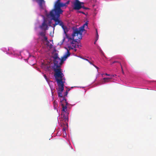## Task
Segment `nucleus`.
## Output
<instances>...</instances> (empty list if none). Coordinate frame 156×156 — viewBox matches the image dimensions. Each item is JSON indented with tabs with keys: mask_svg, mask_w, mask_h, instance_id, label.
I'll use <instances>...</instances> for the list:
<instances>
[{
	"mask_svg": "<svg viewBox=\"0 0 156 156\" xmlns=\"http://www.w3.org/2000/svg\"><path fill=\"white\" fill-rule=\"evenodd\" d=\"M54 59H56L57 58H59L58 57V54L57 53H55L53 56Z\"/></svg>",
	"mask_w": 156,
	"mask_h": 156,
	"instance_id": "obj_14",
	"label": "nucleus"
},
{
	"mask_svg": "<svg viewBox=\"0 0 156 156\" xmlns=\"http://www.w3.org/2000/svg\"><path fill=\"white\" fill-rule=\"evenodd\" d=\"M96 35H97V38H96V41H97L98 39V32H97V29L96 30Z\"/></svg>",
	"mask_w": 156,
	"mask_h": 156,
	"instance_id": "obj_17",
	"label": "nucleus"
},
{
	"mask_svg": "<svg viewBox=\"0 0 156 156\" xmlns=\"http://www.w3.org/2000/svg\"><path fill=\"white\" fill-rule=\"evenodd\" d=\"M44 37V40L46 41H48V39L47 37L45 36V35Z\"/></svg>",
	"mask_w": 156,
	"mask_h": 156,
	"instance_id": "obj_21",
	"label": "nucleus"
},
{
	"mask_svg": "<svg viewBox=\"0 0 156 156\" xmlns=\"http://www.w3.org/2000/svg\"><path fill=\"white\" fill-rule=\"evenodd\" d=\"M89 63L91 64H92V65H93L96 68H97V69L98 68V67H97V66H96L94 65L93 64V63H92V62H90L89 61Z\"/></svg>",
	"mask_w": 156,
	"mask_h": 156,
	"instance_id": "obj_18",
	"label": "nucleus"
},
{
	"mask_svg": "<svg viewBox=\"0 0 156 156\" xmlns=\"http://www.w3.org/2000/svg\"><path fill=\"white\" fill-rule=\"evenodd\" d=\"M81 4L80 2L78 0H76L74 4L73 8L74 9L79 10L81 8Z\"/></svg>",
	"mask_w": 156,
	"mask_h": 156,
	"instance_id": "obj_7",
	"label": "nucleus"
},
{
	"mask_svg": "<svg viewBox=\"0 0 156 156\" xmlns=\"http://www.w3.org/2000/svg\"><path fill=\"white\" fill-rule=\"evenodd\" d=\"M69 3V2H67L66 3V5L68 4Z\"/></svg>",
	"mask_w": 156,
	"mask_h": 156,
	"instance_id": "obj_31",
	"label": "nucleus"
},
{
	"mask_svg": "<svg viewBox=\"0 0 156 156\" xmlns=\"http://www.w3.org/2000/svg\"><path fill=\"white\" fill-rule=\"evenodd\" d=\"M73 37H67V38L68 39V42H69L68 44H72V46L74 48H77V46H76V44H75L76 42H77V41L78 39H77L74 40V37L75 36H73L72 35Z\"/></svg>",
	"mask_w": 156,
	"mask_h": 156,
	"instance_id": "obj_6",
	"label": "nucleus"
},
{
	"mask_svg": "<svg viewBox=\"0 0 156 156\" xmlns=\"http://www.w3.org/2000/svg\"><path fill=\"white\" fill-rule=\"evenodd\" d=\"M38 3L40 8L41 9H44L45 2L44 0H38Z\"/></svg>",
	"mask_w": 156,
	"mask_h": 156,
	"instance_id": "obj_9",
	"label": "nucleus"
},
{
	"mask_svg": "<svg viewBox=\"0 0 156 156\" xmlns=\"http://www.w3.org/2000/svg\"><path fill=\"white\" fill-rule=\"evenodd\" d=\"M66 114H66L65 112H62L61 114V117L63 119L65 120V121L67 119Z\"/></svg>",
	"mask_w": 156,
	"mask_h": 156,
	"instance_id": "obj_11",
	"label": "nucleus"
},
{
	"mask_svg": "<svg viewBox=\"0 0 156 156\" xmlns=\"http://www.w3.org/2000/svg\"><path fill=\"white\" fill-rule=\"evenodd\" d=\"M61 105L62 107V112H65V113L67 114V115H68L69 114V113L67 112V106H65L63 104H61Z\"/></svg>",
	"mask_w": 156,
	"mask_h": 156,
	"instance_id": "obj_10",
	"label": "nucleus"
},
{
	"mask_svg": "<svg viewBox=\"0 0 156 156\" xmlns=\"http://www.w3.org/2000/svg\"><path fill=\"white\" fill-rule=\"evenodd\" d=\"M68 48H69V50H68L69 51L70 49H73V48H72V47L71 46H69L68 47Z\"/></svg>",
	"mask_w": 156,
	"mask_h": 156,
	"instance_id": "obj_22",
	"label": "nucleus"
},
{
	"mask_svg": "<svg viewBox=\"0 0 156 156\" xmlns=\"http://www.w3.org/2000/svg\"><path fill=\"white\" fill-rule=\"evenodd\" d=\"M66 48L67 50V51L64 56L61 59L59 58L54 59V65L57 68H60L61 65L62 64L63 62L70 55L69 51L68 49Z\"/></svg>",
	"mask_w": 156,
	"mask_h": 156,
	"instance_id": "obj_3",
	"label": "nucleus"
},
{
	"mask_svg": "<svg viewBox=\"0 0 156 156\" xmlns=\"http://www.w3.org/2000/svg\"><path fill=\"white\" fill-rule=\"evenodd\" d=\"M96 35H97V38H96V41H97L98 39V32H97V29L96 30Z\"/></svg>",
	"mask_w": 156,
	"mask_h": 156,
	"instance_id": "obj_16",
	"label": "nucleus"
},
{
	"mask_svg": "<svg viewBox=\"0 0 156 156\" xmlns=\"http://www.w3.org/2000/svg\"><path fill=\"white\" fill-rule=\"evenodd\" d=\"M105 75L108 76H110V74H108L106 73H105Z\"/></svg>",
	"mask_w": 156,
	"mask_h": 156,
	"instance_id": "obj_28",
	"label": "nucleus"
},
{
	"mask_svg": "<svg viewBox=\"0 0 156 156\" xmlns=\"http://www.w3.org/2000/svg\"><path fill=\"white\" fill-rule=\"evenodd\" d=\"M84 59V60H86V61H88V62L89 61V60L88 59H87L85 58V59Z\"/></svg>",
	"mask_w": 156,
	"mask_h": 156,
	"instance_id": "obj_29",
	"label": "nucleus"
},
{
	"mask_svg": "<svg viewBox=\"0 0 156 156\" xmlns=\"http://www.w3.org/2000/svg\"><path fill=\"white\" fill-rule=\"evenodd\" d=\"M44 78H45L46 80H47V81H48V78H47L46 76V75L44 74Z\"/></svg>",
	"mask_w": 156,
	"mask_h": 156,
	"instance_id": "obj_23",
	"label": "nucleus"
},
{
	"mask_svg": "<svg viewBox=\"0 0 156 156\" xmlns=\"http://www.w3.org/2000/svg\"><path fill=\"white\" fill-rule=\"evenodd\" d=\"M64 40H65V38H64V39H63V41H64Z\"/></svg>",
	"mask_w": 156,
	"mask_h": 156,
	"instance_id": "obj_36",
	"label": "nucleus"
},
{
	"mask_svg": "<svg viewBox=\"0 0 156 156\" xmlns=\"http://www.w3.org/2000/svg\"><path fill=\"white\" fill-rule=\"evenodd\" d=\"M40 28L42 30H46L48 29V25L47 21L44 20L41 25L40 26Z\"/></svg>",
	"mask_w": 156,
	"mask_h": 156,
	"instance_id": "obj_8",
	"label": "nucleus"
},
{
	"mask_svg": "<svg viewBox=\"0 0 156 156\" xmlns=\"http://www.w3.org/2000/svg\"><path fill=\"white\" fill-rule=\"evenodd\" d=\"M54 71L55 72L54 76L58 87V95L59 97H62V92L64 89V82L63 81L64 75L60 68H54Z\"/></svg>",
	"mask_w": 156,
	"mask_h": 156,
	"instance_id": "obj_1",
	"label": "nucleus"
},
{
	"mask_svg": "<svg viewBox=\"0 0 156 156\" xmlns=\"http://www.w3.org/2000/svg\"><path fill=\"white\" fill-rule=\"evenodd\" d=\"M88 21L86 22L85 23L82 27H80L79 29L76 28L73 30V33L72 35L73 36L80 35L78 37L79 39H81L82 37V34L83 32L85 30L84 27L85 26H87Z\"/></svg>",
	"mask_w": 156,
	"mask_h": 156,
	"instance_id": "obj_4",
	"label": "nucleus"
},
{
	"mask_svg": "<svg viewBox=\"0 0 156 156\" xmlns=\"http://www.w3.org/2000/svg\"><path fill=\"white\" fill-rule=\"evenodd\" d=\"M76 50H76V49H74V51H76Z\"/></svg>",
	"mask_w": 156,
	"mask_h": 156,
	"instance_id": "obj_34",
	"label": "nucleus"
},
{
	"mask_svg": "<svg viewBox=\"0 0 156 156\" xmlns=\"http://www.w3.org/2000/svg\"><path fill=\"white\" fill-rule=\"evenodd\" d=\"M65 101V103H66V106L68 104V102H67L66 101Z\"/></svg>",
	"mask_w": 156,
	"mask_h": 156,
	"instance_id": "obj_26",
	"label": "nucleus"
},
{
	"mask_svg": "<svg viewBox=\"0 0 156 156\" xmlns=\"http://www.w3.org/2000/svg\"><path fill=\"white\" fill-rule=\"evenodd\" d=\"M116 62H118V63H119L120 64V63H121L117 61H115L113 62H112V63L113 64V63H115Z\"/></svg>",
	"mask_w": 156,
	"mask_h": 156,
	"instance_id": "obj_25",
	"label": "nucleus"
},
{
	"mask_svg": "<svg viewBox=\"0 0 156 156\" xmlns=\"http://www.w3.org/2000/svg\"><path fill=\"white\" fill-rule=\"evenodd\" d=\"M76 46H77V48H80V47H81V45H80V44H76Z\"/></svg>",
	"mask_w": 156,
	"mask_h": 156,
	"instance_id": "obj_24",
	"label": "nucleus"
},
{
	"mask_svg": "<svg viewBox=\"0 0 156 156\" xmlns=\"http://www.w3.org/2000/svg\"><path fill=\"white\" fill-rule=\"evenodd\" d=\"M60 14H61L51 11L50 12L49 15L51 17V19L55 22L56 24L59 25L61 26L64 30L65 33L66 34V31L67 30V28L64 25L63 23L59 20Z\"/></svg>",
	"mask_w": 156,
	"mask_h": 156,
	"instance_id": "obj_2",
	"label": "nucleus"
},
{
	"mask_svg": "<svg viewBox=\"0 0 156 156\" xmlns=\"http://www.w3.org/2000/svg\"><path fill=\"white\" fill-rule=\"evenodd\" d=\"M80 12V13H83V14H84V12Z\"/></svg>",
	"mask_w": 156,
	"mask_h": 156,
	"instance_id": "obj_33",
	"label": "nucleus"
},
{
	"mask_svg": "<svg viewBox=\"0 0 156 156\" xmlns=\"http://www.w3.org/2000/svg\"><path fill=\"white\" fill-rule=\"evenodd\" d=\"M39 34L42 37L44 36L45 35V34L44 32H41L39 33Z\"/></svg>",
	"mask_w": 156,
	"mask_h": 156,
	"instance_id": "obj_15",
	"label": "nucleus"
},
{
	"mask_svg": "<svg viewBox=\"0 0 156 156\" xmlns=\"http://www.w3.org/2000/svg\"><path fill=\"white\" fill-rule=\"evenodd\" d=\"M70 90V89H68V90H67L68 91V92H69V91Z\"/></svg>",
	"mask_w": 156,
	"mask_h": 156,
	"instance_id": "obj_32",
	"label": "nucleus"
},
{
	"mask_svg": "<svg viewBox=\"0 0 156 156\" xmlns=\"http://www.w3.org/2000/svg\"><path fill=\"white\" fill-rule=\"evenodd\" d=\"M111 79V78H103V80H104V81L102 82V84H104L105 83L108 82Z\"/></svg>",
	"mask_w": 156,
	"mask_h": 156,
	"instance_id": "obj_12",
	"label": "nucleus"
},
{
	"mask_svg": "<svg viewBox=\"0 0 156 156\" xmlns=\"http://www.w3.org/2000/svg\"><path fill=\"white\" fill-rule=\"evenodd\" d=\"M81 8H83L84 9H88V8L84 7L83 5H81Z\"/></svg>",
	"mask_w": 156,
	"mask_h": 156,
	"instance_id": "obj_19",
	"label": "nucleus"
},
{
	"mask_svg": "<svg viewBox=\"0 0 156 156\" xmlns=\"http://www.w3.org/2000/svg\"><path fill=\"white\" fill-rule=\"evenodd\" d=\"M57 25L56 24V23H55V24H53V27H55Z\"/></svg>",
	"mask_w": 156,
	"mask_h": 156,
	"instance_id": "obj_27",
	"label": "nucleus"
},
{
	"mask_svg": "<svg viewBox=\"0 0 156 156\" xmlns=\"http://www.w3.org/2000/svg\"><path fill=\"white\" fill-rule=\"evenodd\" d=\"M120 66H121V69H122V73L123 74H124V72L123 71V68H122V66L121 63H120Z\"/></svg>",
	"mask_w": 156,
	"mask_h": 156,
	"instance_id": "obj_20",
	"label": "nucleus"
},
{
	"mask_svg": "<svg viewBox=\"0 0 156 156\" xmlns=\"http://www.w3.org/2000/svg\"><path fill=\"white\" fill-rule=\"evenodd\" d=\"M66 5V3H61L60 0H58L55 5L54 8L51 11L62 14L63 12L61 8Z\"/></svg>",
	"mask_w": 156,
	"mask_h": 156,
	"instance_id": "obj_5",
	"label": "nucleus"
},
{
	"mask_svg": "<svg viewBox=\"0 0 156 156\" xmlns=\"http://www.w3.org/2000/svg\"><path fill=\"white\" fill-rule=\"evenodd\" d=\"M95 41L94 42V44H95Z\"/></svg>",
	"mask_w": 156,
	"mask_h": 156,
	"instance_id": "obj_35",
	"label": "nucleus"
},
{
	"mask_svg": "<svg viewBox=\"0 0 156 156\" xmlns=\"http://www.w3.org/2000/svg\"><path fill=\"white\" fill-rule=\"evenodd\" d=\"M68 93V91L66 90V92L64 93L63 96H62V97H61V98H63L62 101L64 100L66 101V99H65V97L67 96ZM62 96H63L62 95Z\"/></svg>",
	"mask_w": 156,
	"mask_h": 156,
	"instance_id": "obj_13",
	"label": "nucleus"
},
{
	"mask_svg": "<svg viewBox=\"0 0 156 156\" xmlns=\"http://www.w3.org/2000/svg\"><path fill=\"white\" fill-rule=\"evenodd\" d=\"M81 4L83 5L84 3L83 2H80Z\"/></svg>",
	"mask_w": 156,
	"mask_h": 156,
	"instance_id": "obj_30",
	"label": "nucleus"
}]
</instances>
